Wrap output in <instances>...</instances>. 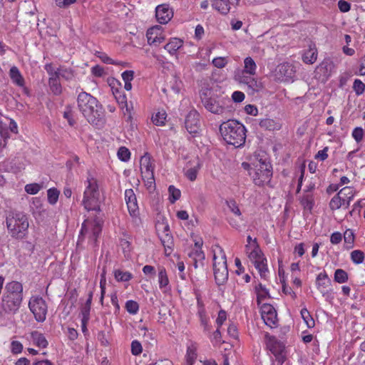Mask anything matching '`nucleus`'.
Instances as JSON below:
<instances>
[{
    "label": "nucleus",
    "instance_id": "6",
    "mask_svg": "<svg viewBox=\"0 0 365 365\" xmlns=\"http://www.w3.org/2000/svg\"><path fill=\"white\" fill-rule=\"evenodd\" d=\"M272 167L267 160L260 158L255 165L252 172H250L254 183L257 186L269 184L272 177Z\"/></svg>",
    "mask_w": 365,
    "mask_h": 365
},
{
    "label": "nucleus",
    "instance_id": "55",
    "mask_svg": "<svg viewBox=\"0 0 365 365\" xmlns=\"http://www.w3.org/2000/svg\"><path fill=\"white\" fill-rule=\"evenodd\" d=\"M97 56L105 63L111 65H120V63H116L112 58L108 57L106 53H98Z\"/></svg>",
    "mask_w": 365,
    "mask_h": 365
},
{
    "label": "nucleus",
    "instance_id": "43",
    "mask_svg": "<svg viewBox=\"0 0 365 365\" xmlns=\"http://www.w3.org/2000/svg\"><path fill=\"white\" fill-rule=\"evenodd\" d=\"M339 195H340V196L341 197H344L343 195H348V200H347V203H346V207H349V205H350V202L353 200L354 198V194L353 192V190L351 187H345L344 188H342L339 192H338Z\"/></svg>",
    "mask_w": 365,
    "mask_h": 365
},
{
    "label": "nucleus",
    "instance_id": "12",
    "mask_svg": "<svg viewBox=\"0 0 365 365\" xmlns=\"http://www.w3.org/2000/svg\"><path fill=\"white\" fill-rule=\"evenodd\" d=\"M185 126L190 134H196L200 128V114L196 110H190L185 117Z\"/></svg>",
    "mask_w": 365,
    "mask_h": 365
},
{
    "label": "nucleus",
    "instance_id": "57",
    "mask_svg": "<svg viewBox=\"0 0 365 365\" xmlns=\"http://www.w3.org/2000/svg\"><path fill=\"white\" fill-rule=\"evenodd\" d=\"M90 312H91V307L83 304L81 308V314L82 316L81 319H85V321H89L90 320Z\"/></svg>",
    "mask_w": 365,
    "mask_h": 365
},
{
    "label": "nucleus",
    "instance_id": "56",
    "mask_svg": "<svg viewBox=\"0 0 365 365\" xmlns=\"http://www.w3.org/2000/svg\"><path fill=\"white\" fill-rule=\"evenodd\" d=\"M97 338L102 346H107L109 345L108 335L104 331H99Z\"/></svg>",
    "mask_w": 365,
    "mask_h": 365
},
{
    "label": "nucleus",
    "instance_id": "47",
    "mask_svg": "<svg viewBox=\"0 0 365 365\" xmlns=\"http://www.w3.org/2000/svg\"><path fill=\"white\" fill-rule=\"evenodd\" d=\"M125 309L130 314H135L139 309V305L135 301L128 300L125 303Z\"/></svg>",
    "mask_w": 365,
    "mask_h": 365
},
{
    "label": "nucleus",
    "instance_id": "54",
    "mask_svg": "<svg viewBox=\"0 0 365 365\" xmlns=\"http://www.w3.org/2000/svg\"><path fill=\"white\" fill-rule=\"evenodd\" d=\"M227 63V60L225 57H217L212 60V64L218 68H224Z\"/></svg>",
    "mask_w": 365,
    "mask_h": 365
},
{
    "label": "nucleus",
    "instance_id": "62",
    "mask_svg": "<svg viewBox=\"0 0 365 365\" xmlns=\"http://www.w3.org/2000/svg\"><path fill=\"white\" fill-rule=\"evenodd\" d=\"M91 73L96 77H101L104 75L105 71L103 67L99 65H96L91 68Z\"/></svg>",
    "mask_w": 365,
    "mask_h": 365
},
{
    "label": "nucleus",
    "instance_id": "16",
    "mask_svg": "<svg viewBox=\"0 0 365 365\" xmlns=\"http://www.w3.org/2000/svg\"><path fill=\"white\" fill-rule=\"evenodd\" d=\"M125 200L129 213L132 216H135L138 212V206L137 203L136 196L132 189H128L125 191Z\"/></svg>",
    "mask_w": 365,
    "mask_h": 365
},
{
    "label": "nucleus",
    "instance_id": "19",
    "mask_svg": "<svg viewBox=\"0 0 365 365\" xmlns=\"http://www.w3.org/2000/svg\"><path fill=\"white\" fill-rule=\"evenodd\" d=\"M235 79L240 83L247 85L248 88H251L252 91H257L259 88V85L257 81L251 76L244 75L235 76Z\"/></svg>",
    "mask_w": 365,
    "mask_h": 365
},
{
    "label": "nucleus",
    "instance_id": "41",
    "mask_svg": "<svg viewBox=\"0 0 365 365\" xmlns=\"http://www.w3.org/2000/svg\"><path fill=\"white\" fill-rule=\"evenodd\" d=\"M158 282H159L160 288L165 287L168 284L169 281H168V278L167 276L166 270L163 267H162L159 269Z\"/></svg>",
    "mask_w": 365,
    "mask_h": 365
},
{
    "label": "nucleus",
    "instance_id": "58",
    "mask_svg": "<svg viewBox=\"0 0 365 365\" xmlns=\"http://www.w3.org/2000/svg\"><path fill=\"white\" fill-rule=\"evenodd\" d=\"M44 68L49 75V77L58 76V68L57 70H55L52 63H46L44 66Z\"/></svg>",
    "mask_w": 365,
    "mask_h": 365
},
{
    "label": "nucleus",
    "instance_id": "53",
    "mask_svg": "<svg viewBox=\"0 0 365 365\" xmlns=\"http://www.w3.org/2000/svg\"><path fill=\"white\" fill-rule=\"evenodd\" d=\"M227 205L232 212L237 216L241 215L240 210L235 200L227 201Z\"/></svg>",
    "mask_w": 365,
    "mask_h": 365
},
{
    "label": "nucleus",
    "instance_id": "37",
    "mask_svg": "<svg viewBox=\"0 0 365 365\" xmlns=\"http://www.w3.org/2000/svg\"><path fill=\"white\" fill-rule=\"evenodd\" d=\"M114 276L118 282H128L132 279V274L128 272H123L120 269H116L114 272Z\"/></svg>",
    "mask_w": 365,
    "mask_h": 365
},
{
    "label": "nucleus",
    "instance_id": "4",
    "mask_svg": "<svg viewBox=\"0 0 365 365\" xmlns=\"http://www.w3.org/2000/svg\"><path fill=\"white\" fill-rule=\"evenodd\" d=\"M200 96L201 103L208 112L221 115L230 112L228 106L230 99L215 93L211 89L202 88Z\"/></svg>",
    "mask_w": 365,
    "mask_h": 365
},
{
    "label": "nucleus",
    "instance_id": "24",
    "mask_svg": "<svg viewBox=\"0 0 365 365\" xmlns=\"http://www.w3.org/2000/svg\"><path fill=\"white\" fill-rule=\"evenodd\" d=\"M217 0H214L212 2V6L214 9L217 10L219 13L223 15L227 14L231 9V6H232L229 0H224L223 1L218 2L217 5L215 6V3Z\"/></svg>",
    "mask_w": 365,
    "mask_h": 365
},
{
    "label": "nucleus",
    "instance_id": "22",
    "mask_svg": "<svg viewBox=\"0 0 365 365\" xmlns=\"http://www.w3.org/2000/svg\"><path fill=\"white\" fill-rule=\"evenodd\" d=\"M183 41L178 38H173L164 46V48L170 54H175L182 46Z\"/></svg>",
    "mask_w": 365,
    "mask_h": 365
},
{
    "label": "nucleus",
    "instance_id": "63",
    "mask_svg": "<svg viewBox=\"0 0 365 365\" xmlns=\"http://www.w3.org/2000/svg\"><path fill=\"white\" fill-rule=\"evenodd\" d=\"M197 169L196 168H189L186 173V177L191 181H194L197 178Z\"/></svg>",
    "mask_w": 365,
    "mask_h": 365
},
{
    "label": "nucleus",
    "instance_id": "46",
    "mask_svg": "<svg viewBox=\"0 0 365 365\" xmlns=\"http://www.w3.org/2000/svg\"><path fill=\"white\" fill-rule=\"evenodd\" d=\"M143 179L146 178L145 186L151 192L155 188V182L154 178V173H150L149 175H143Z\"/></svg>",
    "mask_w": 365,
    "mask_h": 365
},
{
    "label": "nucleus",
    "instance_id": "45",
    "mask_svg": "<svg viewBox=\"0 0 365 365\" xmlns=\"http://www.w3.org/2000/svg\"><path fill=\"white\" fill-rule=\"evenodd\" d=\"M118 157L120 160L127 162L130 158V152L127 148L122 146L118 149Z\"/></svg>",
    "mask_w": 365,
    "mask_h": 365
},
{
    "label": "nucleus",
    "instance_id": "1",
    "mask_svg": "<svg viewBox=\"0 0 365 365\" xmlns=\"http://www.w3.org/2000/svg\"><path fill=\"white\" fill-rule=\"evenodd\" d=\"M77 103L79 110L91 124L102 126L104 123L103 107L98 101L86 92L78 94Z\"/></svg>",
    "mask_w": 365,
    "mask_h": 365
},
{
    "label": "nucleus",
    "instance_id": "64",
    "mask_svg": "<svg viewBox=\"0 0 365 365\" xmlns=\"http://www.w3.org/2000/svg\"><path fill=\"white\" fill-rule=\"evenodd\" d=\"M342 240V235L339 232H335L331 234L330 241L334 245H337L341 242Z\"/></svg>",
    "mask_w": 365,
    "mask_h": 365
},
{
    "label": "nucleus",
    "instance_id": "10",
    "mask_svg": "<svg viewBox=\"0 0 365 365\" xmlns=\"http://www.w3.org/2000/svg\"><path fill=\"white\" fill-rule=\"evenodd\" d=\"M159 238L165 249L166 256H169L173 251L174 240L170 231V227L168 224L161 223L158 225Z\"/></svg>",
    "mask_w": 365,
    "mask_h": 365
},
{
    "label": "nucleus",
    "instance_id": "15",
    "mask_svg": "<svg viewBox=\"0 0 365 365\" xmlns=\"http://www.w3.org/2000/svg\"><path fill=\"white\" fill-rule=\"evenodd\" d=\"M173 12L168 4H161L155 9V16L157 21L161 24H167L173 17Z\"/></svg>",
    "mask_w": 365,
    "mask_h": 365
},
{
    "label": "nucleus",
    "instance_id": "21",
    "mask_svg": "<svg viewBox=\"0 0 365 365\" xmlns=\"http://www.w3.org/2000/svg\"><path fill=\"white\" fill-rule=\"evenodd\" d=\"M9 76L13 83L16 85L20 87L24 86V79L17 67L13 66L11 68Z\"/></svg>",
    "mask_w": 365,
    "mask_h": 365
},
{
    "label": "nucleus",
    "instance_id": "26",
    "mask_svg": "<svg viewBox=\"0 0 365 365\" xmlns=\"http://www.w3.org/2000/svg\"><path fill=\"white\" fill-rule=\"evenodd\" d=\"M48 86L51 91L56 96L62 93V86L59 81V77H49Z\"/></svg>",
    "mask_w": 365,
    "mask_h": 365
},
{
    "label": "nucleus",
    "instance_id": "11",
    "mask_svg": "<svg viewBox=\"0 0 365 365\" xmlns=\"http://www.w3.org/2000/svg\"><path fill=\"white\" fill-rule=\"evenodd\" d=\"M214 261L216 260V255H214ZM213 270L215 282L217 285L224 284L228 279V269L227 266V259L224 254L222 257V262H214Z\"/></svg>",
    "mask_w": 365,
    "mask_h": 365
},
{
    "label": "nucleus",
    "instance_id": "2",
    "mask_svg": "<svg viewBox=\"0 0 365 365\" xmlns=\"http://www.w3.org/2000/svg\"><path fill=\"white\" fill-rule=\"evenodd\" d=\"M220 132L223 140L235 148L241 147L245 143V127L236 120H227L222 123L220 125Z\"/></svg>",
    "mask_w": 365,
    "mask_h": 365
},
{
    "label": "nucleus",
    "instance_id": "30",
    "mask_svg": "<svg viewBox=\"0 0 365 365\" xmlns=\"http://www.w3.org/2000/svg\"><path fill=\"white\" fill-rule=\"evenodd\" d=\"M255 289L257 293V304H260L261 301L264 299L266 297H270L268 290L261 283H259L257 286H256Z\"/></svg>",
    "mask_w": 365,
    "mask_h": 365
},
{
    "label": "nucleus",
    "instance_id": "17",
    "mask_svg": "<svg viewBox=\"0 0 365 365\" xmlns=\"http://www.w3.org/2000/svg\"><path fill=\"white\" fill-rule=\"evenodd\" d=\"M140 170L142 176L154 173V166L151 161V156L148 153H145L140 159Z\"/></svg>",
    "mask_w": 365,
    "mask_h": 365
},
{
    "label": "nucleus",
    "instance_id": "13",
    "mask_svg": "<svg viewBox=\"0 0 365 365\" xmlns=\"http://www.w3.org/2000/svg\"><path fill=\"white\" fill-rule=\"evenodd\" d=\"M261 316L266 325L272 327L277 322V314L274 307L269 304L261 306Z\"/></svg>",
    "mask_w": 365,
    "mask_h": 365
},
{
    "label": "nucleus",
    "instance_id": "14",
    "mask_svg": "<svg viewBox=\"0 0 365 365\" xmlns=\"http://www.w3.org/2000/svg\"><path fill=\"white\" fill-rule=\"evenodd\" d=\"M275 72L277 78L281 81L291 80L295 73L294 66L289 63H283L278 65Z\"/></svg>",
    "mask_w": 365,
    "mask_h": 365
},
{
    "label": "nucleus",
    "instance_id": "25",
    "mask_svg": "<svg viewBox=\"0 0 365 365\" xmlns=\"http://www.w3.org/2000/svg\"><path fill=\"white\" fill-rule=\"evenodd\" d=\"M31 339L34 343L41 348H46L48 346V341L44 335L37 331H34L31 334Z\"/></svg>",
    "mask_w": 365,
    "mask_h": 365
},
{
    "label": "nucleus",
    "instance_id": "3",
    "mask_svg": "<svg viewBox=\"0 0 365 365\" xmlns=\"http://www.w3.org/2000/svg\"><path fill=\"white\" fill-rule=\"evenodd\" d=\"M23 300V285L17 281L6 284L1 307L6 314H15L19 309Z\"/></svg>",
    "mask_w": 365,
    "mask_h": 365
},
{
    "label": "nucleus",
    "instance_id": "49",
    "mask_svg": "<svg viewBox=\"0 0 365 365\" xmlns=\"http://www.w3.org/2000/svg\"><path fill=\"white\" fill-rule=\"evenodd\" d=\"M41 186L38 183H31L25 186V191L31 195H35L41 189Z\"/></svg>",
    "mask_w": 365,
    "mask_h": 365
},
{
    "label": "nucleus",
    "instance_id": "29",
    "mask_svg": "<svg viewBox=\"0 0 365 365\" xmlns=\"http://www.w3.org/2000/svg\"><path fill=\"white\" fill-rule=\"evenodd\" d=\"M254 264L255 268L258 270L260 277L262 278H265L267 272H268L266 258L264 257L259 261L255 262Z\"/></svg>",
    "mask_w": 365,
    "mask_h": 365
},
{
    "label": "nucleus",
    "instance_id": "59",
    "mask_svg": "<svg viewBox=\"0 0 365 365\" xmlns=\"http://www.w3.org/2000/svg\"><path fill=\"white\" fill-rule=\"evenodd\" d=\"M226 319H227L226 312L223 309L220 310V312H218L217 318L216 319V323L217 324V327H220L222 325V324L224 323V322L226 320Z\"/></svg>",
    "mask_w": 365,
    "mask_h": 365
},
{
    "label": "nucleus",
    "instance_id": "36",
    "mask_svg": "<svg viewBox=\"0 0 365 365\" xmlns=\"http://www.w3.org/2000/svg\"><path fill=\"white\" fill-rule=\"evenodd\" d=\"M342 201V197L337 193L329 202L330 209L333 211L339 209L342 205H344V203Z\"/></svg>",
    "mask_w": 365,
    "mask_h": 365
},
{
    "label": "nucleus",
    "instance_id": "31",
    "mask_svg": "<svg viewBox=\"0 0 365 365\" xmlns=\"http://www.w3.org/2000/svg\"><path fill=\"white\" fill-rule=\"evenodd\" d=\"M58 76L63 78L66 81H70L74 77V71L71 68L59 67Z\"/></svg>",
    "mask_w": 365,
    "mask_h": 365
},
{
    "label": "nucleus",
    "instance_id": "20",
    "mask_svg": "<svg viewBox=\"0 0 365 365\" xmlns=\"http://www.w3.org/2000/svg\"><path fill=\"white\" fill-rule=\"evenodd\" d=\"M252 248L253 250L249 254V257L254 263L264 258V254L259 248L256 238L253 240Z\"/></svg>",
    "mask_w": 365,
    "mask_h": 365
},
{
    "label": "nucleus",
    "instance_id": "9",
    "mask_svg": "<svg viewBox=\"0 0 365 365\" xmlns=\"http://www.w3.org/2000/svg\"><path fill=\"white\" fill-rule=\"evenodd\" d=\"M265 341L267 349L275 356L276 361L280 365H282L286 359L284 344L275 336H271L268 333L265 334Z\"/></svg>",
    "mask_w": 365,
    "mask_h": 365
},
{
    "label": "nucleus",
    "instance_id": "61",
    "mask_svg": "<svg viewBox=\"0 0 365 365\" xmlns=\"http://www.w3.org/2000/svg\"><path fill=\"white\" fill-rule=\"evenodd\" d=\"M338 7L341 12H347L351 9V4L344 0H339Z\"/></svg>",
    "mask_w": 365,
    "mask_h": 365
},
{
    "label": "nucleus",
    "instance_id": "32",
    "mask_svg": "<svg viewBox=\"0 0 365 365\" xmlns=\"http://www.w3.org/2000/svg\"><path fill=\"white\" fill-rule=\"evenodd\" d=\"M259 125L261 128H264L268 130H274L275 129H278V124L272 119L265 118L262 119L259 122Z\"/></svg>",
    "mask_w": 365,
    "mask_h": 365
},
{
    "label": "nucleus",
    "instance_id": "44",
    "mask_svg": "<svg viewBox=\"0 0 365 365\" xmlns=\"http://www.w3.org/2000/svg\"><path fill=\"white\" fill-rule=\"evenodd\" d=\"M344 242L348 244L347 249L351 248L354 242V235L351 230L348 229L344 233Z\"/></svg>",
    "mask_w": 365,
    "mask_h": 365
},
{
    "label": "nucleus",
    "instance_id": "18",
    "mask_svg": "<svg viewBox=\"0 0 365 365\" xmlns=\"http://www.w3.org/2000/svg\"><path fill=\"white\" fill-rule=\"evenodd\" d=\"M317 49L314 44L311 43L309 48L302 55V61L305 63L313 64L317 59Z\"/></svg>",
    "mask_w": 365,
    "mask_h": 365
},
{
    "label": "nucleus",
    "instance_id": "39",
    "mask_svg": "<svg viewBox=\"0 0 365 365\" xmlns=\"http://www.w3.org/2000/svg\"><path fill=\"white\" fill-rule=\"evenodd\" d=\"M169 192V200L171 203L175 202L178 200L180 199L181 192L180 190L176 188L174 185H170L168 187Z\"/></svg>",
    "mask_w": 365,
    "mask_h": 365
},
{
    "label": "nucleus",
    "instance_id": "38",
    "mask_svg": "<svg viewBox=\"0 0 365 365\" xmlns=\"http://www.w3.org/2000/svg\"><path fill=\"white\" fill-rule=\"evenodd\" d=\"M160 32V28L157 26L148 30L146 36L150 45H153L156 41L157 35Z\"/></svg>",
    "mask_w": 365,
    "mask_h": 365
},
{
    "label": "nucleus",
    "instance_id": "27",
    "mask_svg": "<svg viewBox=\"0 0 365 365\" xmlns=\"http://www.w3.org/2000/svg\"><path fill=\"white\" fill-rule=\"evenodd\" d=\"M304 209L311 211L314 205V195L312 193H304L300 200Z\"/></svg>",
    "mask_w": 365,
    "mask_h": 365
},
{
    "label": "nucleus",
    "instance_id": "34",
    "mask_svg": "<svg viewBox=\"0 0 365 365\" xmlns=\"http://www.w3.org/2000/svg\"><path fill=\"white\" fill-rule=\"evenodd\" d=\"M302 318L306 323L307 326L309 328H312L315 325V322L312 317L311 316L309 312L306 309L303 308L300 312Z\"/></svg>",
    "mask_w": 365,
    "mask_h": 365
},
{
    "label": "nucleus",
    "instance_id": "28",
    "mask_svg": "<svg viewBox=\"0 0 365 365\" xmlns=\"http://www.w3.org/2000/svg\"><path fill=\"white\" fill-rule=\"evenodd\" d=\"M244 70L242 73H248L250 75H255L256 72L257 66L255 61L251 57H247L244 60Z\"/></svg>",
    "mask_w": 365,
    "mask_h": 365
},
{
    "label": "nucleus",
    "instance_id": "50",
    "mask_svg": "<svg viewBox=\"0 0 365 365\" xmlns=\"http://www.w3.org/2000/svg\"><path fill=\"white\" fill-rule=\"evenodd\" d=\"M197 357L195 351L192 349L188 348L186 354V364L193 365Z\"/></svg>",
    "mask_w": 365,
    "mask_h": 365
},
{
    "label": "nucleus",
    "instance_id": "33",
    "mask_svg": "<svg viewBox=\"0 0 365 365\" xmlns=\"http://www.w3.org/2000/svg\"><path fill=\"white\" fill-rule=\"evenodd\" d=\"M334 281L337 283L342 284L348 281V274L342 269H337L334 272Z\"/></svg>",
    "mask_w": 365,
    "mask_h": 365
},
{
    "label": "nucleus",
    "instance_id": "23",
    "mask_svg": "<svg viewBox=\"0 0 365 365\" xmlns=\"http://www.w3.org/2000/svg\"><path fill=\"white\" fill-rule=\"evenodd\" d=\"M102 224L98 220H94L91 224V231L90 232L89 239L93 243H96L99 235L101 233Z\"/></svg>",
    "mask_w": 365,
    "mask_h": 365
},
{
    "label": "nucleus",
    "instance_id": "35",
    "mask_svg": "<svg viewBox=\"0 0 365 365\" xmlns=\"http://www.w3.org/2000/svg\"><path fill=\"white\" fill-rule=\"evenodd\" d=\"M167 114L165 111L158 112L152 117L153 124L157 126H162L165 125Z\"/></svg>",
    "mask_w": 365,
    "mask_h": 365
},
{
    "label": "nucleus",
    "instance_id": "5",
    "mask_svg": "<svg viewBox=\"0 0 365 365\" xmlns=\"http://www.w3.org/2000/svg\"><path fill=\"white\" fill-rule=\"evenodd\" d=\"M6 227L13 238L21 240L28 234V217L22 212L12 211L6 217Z\"/></svg>",
    "mask_w": 365,
    "mask_h": 365
},
{
    "label": "nucleus",
    "instance_id": "8",
    "mask_svg": "<svg viewBox=\"0 0 365 365\" xmlns=\"http://www.w3.org/2000/svg\"><path fill=\"white\" fill-rule=\"evenodd\" d=\"M29 308L38 322H43L46 319L48 305L40 296H32L29 301Z\"/></svg>",
    "mask_w": 365,
    "mask_h": 365
},
{
    "label": "nucleus",
    "instance_id": "7",
    "mask_svg": "<svg viewBox=\"0 0 365 365\" xmlns=\"http://www.w3.org/2000/svg\"><path fill=\"white\" fill-rule=\"evenodd\" d=\"M99 191L95 178L88 179V185L84 191L83 205L87 210L100 211Z\"/></svg>",
    "mask_w": 365,
    "mask_h": 365
},
{
    "label": "nucleus",
    "instance_id": "60",
    "mask_svg": "<svg viewBox=\"0 0 365 365\" xmlns=\"http://www.w3.org/2000/svg\"><path fill=\"white\" fill-rule=\"evenodd\" d=\"M11 351L14 354L21 353L23 349V346L21 342L18 341H13L11 344Z\"/></svg>",
    "mask_w": 365,
    "mask_h": 365
},
{
    "label": "nucleus",
    "instance_id": "40",
    "mask_svg": "<svg viewBox=\"0 0 365 365\" xmlns=\"http://www.w3.org/2000/svg\"><path fill=\"white\" fill-rule=\"evenodd\" d=\"M351 261L356 264H361L364 260V253L359 250H354L351 252Z\"/></svg>",
    "mask_w": 365,
    "mask_h": 365
},
{
    "label": "nucleus",
    "instance_id": "48",
    "mask_svg": "<svg viewBox=\"0 0 365 365\" xmlns=\"http://www.w3.org/2000/svg\"><path fill=\"white\" fill-rule=\"evenodd\" d=\"M353 89L357 96L361 95L365 91V84L359 79H355Z\"/></svg>",
    "mask_w": 365,
    "mask_h": 365
},
{
    "label": "nucleus",
    "instance_id": "51",
    "mask_svg": "<svg viewBox=\"0 0 365 365\" xmlns=\"http://www.w3.org/2000/svg\"><path fill=\"white\" fill-rule=\"evenodd\" d=\"M143 348L141 344L137 341L134 340L131 343V353L133 355L138 356L142 353Z\"/></svg>",
    "mask_w": 365,
    "mask_h": 365
},
{
    "label": "nucleus",
    "instance_id": "42",
    "mask_svg": "<svg viewBox=\"0 0 365 365\" xmlns=\"http://www.w3.org/2000/svg\"><path fill=\"white\" fill-rule=\"evenodd\" d=\"M59 191L56 188H50L47 191L48 201L51 205H55L58 199Z\"/></svg>",
    "mask_w": 365,
    "mask_h": 365
},
{
    "label": "nucleus",
    "instance_id": "52",
    "mask_svg": "<svg viewBox=\"0 0 365 365\" xmlns=\"http://www.w3.org/2000/svg\"><path fill=\"white\" fill-rule=\"evenodd\" d=\"M352 137L357 142L359 143L364 138V130L361 127H356L352 131Z\"/></svg>",
    "mask_w": 365,
    "mask_h": 365
}]
</instances>
